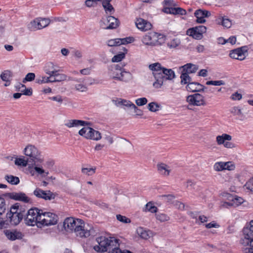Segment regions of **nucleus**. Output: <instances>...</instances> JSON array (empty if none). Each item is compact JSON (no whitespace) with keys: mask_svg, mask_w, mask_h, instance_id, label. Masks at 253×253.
Segmentation results:
<instances>
[{"mask_svg":"<svg viewBox=\"0 0 253 253\" xmlns=\"http://www.w3.org/2000/svg\"><path fill=\"white\" fill-rule=\"evenodd\" d=\"M63 226L67 232H73L81 238L89 237L93 231L92 228L86 225L83 220L73 217L65 218Z\"/></svg>","mask_w":253,"mask_h":253,"instance_id":"obj_1","label":"nucleus"},{"mask_svg":"<svg viewBox=\"0 0 253 253\" xmlns=\"http://www.w3.org/2000/svg\"><path fill=\"white\" fill-rule=\"evenodd\" d=\"M119 240L114 237H107L104 236L96 238V244L93 245V249L97 253H104L106 252L112 253L115 250L119 248Z\"/></svg>","mask_w":253,"mask_h":253,"instance_id":"obj_2","label":"nucleus"},{"mask_svg":"<svg viewBox=\"0 0 253 253\" xmlns=\"http://www.w3.org/2000/svg\"><path fill=\"white\" fill-rule=\"evenodd\" d=\"M148 68L152 72V74L155 78V81L153 83V86L156 88H161L163 85L165 79V77L162 74L164 67L161 63L156 62L150 64Z\"/></svg>","mask_w":253,"mask_h":253,"instance_id":"obj_3","label":"nucleus"},{"mask_svg":"<svg viewBox=\"0 0 253 253\" xmlns=\"http://www.w3.org/2000/svg\"><path fill=\"white\" fill-rule=\"evenodd\" d=\"M24 155L29 158V162L36 164H41L44 161L42 152L35 146L27 145L23 150Z\"/></svg>","mask_w":253,"mask_h":253,"instance_id":"obj_4","label":"nucleus"},{"mask_svg":"<svg viewBox=\"0 0 253 253\" xmlns=\"http://www.w3.org/2000/svg\"><path fill=\"white\" fill-rule=\"evenodd\" d=\"M109 74L112 78L124 82H128L131 78V74L129 72L123 71L122 67L119 65L112 67Z\"/></svg>","mask_w":253,"mask_h":253,"instance_id":"obj_5","label":"nucleus"},{"mask_svg":"<svg viewBox=\"0 0 253 253\" xmlns=\"http://www.w3.org/2000/svg\"><path fill=\"white\" fill-rule=\"evenodd\" d=\"M84 126V127L79 131V134L80 136L94 141H98L101 139V134L99 131L87 126Z\"/></svg>","mask_w":253,"mask_h":253,"instance_id":"obj_6","label":"nucleus"},{"mask_svg":"<svg viewBox=\"0 0 253 253\" xmlns=\"http://www.w3.org/2000/svg\"><path fill=\"white\" fill-rule=\"evenodd\" d=\"M39 220H40L39 224H37L38 227H41L42 226L55 225L57 222V216L53 213L43 212L41 211Z\"/></svg>","mask_w":253,"mask_h":253,"instance_id":"obj_7","label":"nucleus"},{"mask_svg":"<svg viewBox=\"0 0 253 253\" xmlns=\"http://www.w3.org/2000/svg\"><path fill=\"white\" fill-rule=\"evenodd\" d=\"M186 101L188 104V106L190 107L205 106L207 105L205 96L199 93L188 95Z\"/></svg>","mask_w":253,"mask_h":253,"instance_id":"obj_8","label":"nucleus"},{"mask_svg":"<svg viewBox=\"0 0 253 253\" xmlns=\"http://www.w3.org/2000/svg\"><path fill=\"white\" fill-rule=\"evenodd\" d=\"M41 210L37 208H32L30 209L27 213L25 219V223L29 226H35L39 224L40 215H41Z\"/></svg>","mask_w":253,"mask_h":253,"instance_id":"obj_9","label":"nucleus"},{"mask_svg":"<svg viewBox=\"0 0 253 253\" xmlns=\"http://www.w3.org/2000/svg\"><path fill=\"white\" fill-rule=\"evenodd\" d=\"M163 35L157 33H149L143 37L141 41L147 45L155 46L161 44L160 40H163Z\"/></svg>","mask_w":253,"mask_h":253,"instance_id":"obj_10","label":"nucleus"},{"mask_svg":"<svg viewBox=\"0 0 253 253\" xmlns=\"http://www.w3.org/2000/svg\"><path fill=\"white\" fill-rule=\"evenodd\" d=\"M232 137L227 133H223L216 137V142L218 145H223L224 147L228 149H233L236 147L235 145L230 142Z\"/></svg>","mask_w":253,"mask_h":253,"instance_id":"obj_11","label":"nucleus"},{"mask_svg":"<svg viewBox=\"0 0 253 253\" xmlns=\"http://www.w3.org/2000/svg\"><path fill=\"white\" fill-rule=\"evenodd\" d=\"M50 21L46 18H37L32 21L28 24V28L31 31L40 30L48 25Z\"/></svg>","mask_w":253,"mask_h":253,"instance_id":"obj_12","label":"nucleus"},{"mask_svg":"<svg viewBox=\"0 0 253 253\" xmlns=\"http://www.w3.org/2000/svg\"><path fill=\"white\" fill-rule=\"evenodd\" d=\"M207 28L205 26H199L189 29L186 32L187 35L197 40H200L203 38V35L206 33Z\"/></svg>","mask_w":253,"mask_h":253,"instance_id":"obj_13","label":"nucleus"},{"mask_svg":"<svg viewBox=\"0 0 253 253\" xmlns=\"http://www.w3.org/2000/svg\"><path fill=\"white\" fill-rule=\"evenodd\" d=\"M248 47L246 46L231 50L230 52L229 56L231 58L239 60H244L248 53Z\"/></svg>","mask_w":253,"mask_h":253,"instance_id":"obj_14","label":"nucleus"},{"mask_svg":"<svg viewBox=\"0 0 253 253\" xmlns=\"http://www.w3.org/2000/svg\"><path fill=\"white\" fill-rule=\"evenodd\" d=\"M235 169V164L232 162H218L213 165V169L216 171H221L224 170H233Z\"/></svg>","mask_w":253,"mask_h":253,"instance_id":"obj_15","label":"nucleus"},{"mask_svg":"<svg viewBox=\"0 0 253 253\" xmlns=\"http://www.w3.org/2000/svg\"><path fill=\"white\" fill-rule=\"evenodd\" d=\"M244 237L241 239L240 243L245 247H249L246 249V253H253V239L250 234L243 232Z\"/></svg>","mask_w":253,"mask_h":253,"instance_id":"obj_16","label":"nucleus"},{"mask_svg":"<svg viewBox=\"0 0 253 253\" xmlns=\"http://www.w3.org/2000/svg\"><path fill=\"white\" fill-rule=\"evenodd\" d=\"M33 193L37 197L45 200H51L55 198V195L50 191H44L40 188H36Z\"/></svg>","mask_w":253,"mask_h":253,"instance_id":"obj_17","label":"nucleus"},{"mask_svg":"<svg viewBox=\"0 0 253 253\" xmlns=\"http://www.w3.org/2000/svg\"><path fill=\"white\" fill-rule=\"evenodd\" d=\"M134 41L132 37H126L125 38H117L111 39L107 41V45L109 46H118L121 44H125L129 43Z\"/></svg>","mask_w":253,"mask_h":253,"instance_id":"obj_18","label":"nucleus"},{"mask_svg":"<svg viewBox=\"0 0 253 253\" xmlns=\"http://www.w3.org/2000/svg\"><path fill=\"white\" fill-rule=\"evenodd\" d=\"M8 197L10 199L16 201H19L25 203H30L31 199L29 198L26 194L22 192H12L8 194Z\"/></svg>","mask_w":253,"mask_h":253,"instance_id":"obj_19","label":"nucleus"},{"mask_svg":"<svg viewBox=\"0 0 253 253\" xmlns=\"http://www.w3.org/2000/svg\"><path fill=\"white\" fill-rule=\"evenodd\" d=\"M104 24L106 27L104 28L106 29H113L117 28L119 25V21L118 19L114 16H108L103 21Z\"/></svg>","mask_w":253,"mask_h":253,"instance_id":"obj_20","label":"nucleus"},{"mask_svg":"<svg viewBox=\"0 0 253 253\" xmlns=\"http://www.w3.org/2000/svg\"><path fill=\"white\" fill-rule=\"evenodd\" d=\"M194 14L197 18L196 21L199 23H205L206 22L205 18L211 15L210 11L201 9L196 10Z\"/></svg>","mask_w":253,"mask_h":253,"instance_id":"obj_21","label":"nucleus"},{"mask_svg":"<svg viewBox=\"0 0 253 253\" xmlns=\"http://www.w3.org/2000/svg\"><path fill=\"white\" fill-rule=\"evenodd\" d=\"M88 125L87 122L76 119L69 120L65 124V126L68 128L84 126Z\"/></svg>","mask_w":253,"mask_h":253,"instance_id":"obj_22","label":"nucleus"},{"mask_svg":"<svg viewBox=\"0 0 253 253\" xmlns=\"http://www.w3.org/2000/svg\"><path fill=\"white\" fill-rule=\"evenodd\" d=\"M137 28L142 31H146L150 30L152 25L150 22L142 18H138L135 22Z\"/></svg>","mask_w":253,"mask_h":253,"instance_id":"obj_23","label":"nucleus"},{"mask_svg":"<svg viewBox=\"0 0 253 253\" xmlns=\"http://www.w3.org/2000/svg\"><path fill=\"white\" fill-rule=\"evenodd\" d=\"M186 88L189 92L204 91L206 87L202 84L197 82H190L188 84Z\"/></svg>","mask_w":253,"mask_h":253,"instance_id":"obj_24","label":"nucleus"},{"mask_svg":"<svg viewBox=\"0 0 253 253\" xmlns=\"http://www.w3.org/2000/svg\"><path fill=\"white\" fill-rule=\"evenodd\" d=\"M3 233L8 240L11 241L19 239L22 237V233L15 230H5L3 231Z\"/></svg>","mask_w":253,"mask_h":253,"instance_id":"obj_25","label":"nucleus"},{"mask_svg":"<svg viewBox=\"0 0 253 253\" xmlns=\"http://www.w3.org/2000/svg\"><path fill=\"white\" fill-rule=\"evenodd\" d=\"M157 169L159 173L165 177L169 176L171 171L170 167L164 163L158 164Z\"/></svg>","mask_w":253,"mask_h":253,"instance_id":"obj_26","label":"nucleus"},{"mask_svg":"<svg viewBox=\"0 0 253 253\" xmlns=\"http://www.w3.org/2000/svg\"><path fill=\"white\" fill-rule=\"evenodd\" d=\"M23 217L22 213L6 215L7 221H9L11 225H16L22 220Z\"/></svg>","mask_w":253,"mask_h":253,"instance_id":"obj_27","label":"nucleus"},{"mask_svg":"<svg viewBox=\"0 0 253 253\" xmlns=\"http://www.w3.org/2000/svg\"><path fill=\"white\" fill-rule=\"evenodd\" d=\"M198 69V66L192 63H187L179 68L180 71L188 74L195 73Z\"/></svg>","mask_w":253,"mask_h":253,"instance_id":"obj_28","label":"nucleus"},{"mask_svg":"<svg viewBox=\"0 0 253 253\" xmlns=\"http://www.w3.org/2000/svg\"><path fill=\"white\" fill-rule=\"evenodd\" d=\"M6 207L4 198L0 196V228H1L4 224V221L1 216L5 212Z\"/></svg>","mask_w":253,"mask_h":253,"instance_id":"obj_29","label":"nucleus"},{"mask_svg":"<svg viewBox=\"0 0 253 253\" xmlns=\"http://www.w3.org/2000/svg\"><path fill=\"white\" fill-rule=\"evenodd\" d=\"M1 79L5 82L4 85L9 86L10 84V81L12 77V73L8 70L3 71L0 76Z\"/></svg>","mask_w":253,"mask_h":253,"instance_id":"obj_30","label":"nucleus"},{"mask_svg":"<svg viewBox=\"0 0 253 253\" xmlns=\"http://www.w3.org/2000/svg\"><path fill=\"white\" fill-rule=\"evenodd\" d=\"M44 71L46 74L53 77L54 73H57L55 66L52 62L47 63L44 67Z\"/></svg>","mask_w":253,"mask_h":253,"instance_id":"obj_31","label":"nucleus"},{"mask_svg":"<svg viewBox=\"0 0 253 253\" xmlns=\"http://www.w3.org/2000/svg\"><path fill=\"white\" fill-rule=\"evenodd\" d=\"M78 82L77 84L74 85V87L76 90L79 92H86L87 90V87L86 85L84 84V80L81 79L79 80H76Z\"/></svg>","mask_w":253,"mask_h":253,"instance_id":"obj_32","label":"nucleus"},{"mask_svg":"<svg viewBox=\"0 0 253 253\" xmlns=\"http://www.w3.org/2000/svg\"><path fill=\"white\" fill-rule=\"evenodd\" d=\"M138 235L142 239H148L151 235L149 231H147L142 227H138L136 230Z\"/></svg>","mask_w":253,"mask_h":253,"instance_id":"obj_33","label":"nucleus"},{"mask_svg":"<svg viewBox=\"0 0 253 253\" xmlns=\"http://www.w3.org/2000/svg\"><path fill=\"white\" fill-rule=\"evenodd\" d=\"M162 74L165 77L166 80H172L175 77L174 72L170 69H167L164 67L162 72Z\"/></svg>","mask_w":253,"mask_h":253,"instance_id":"obj_34","label":"nucleus"},{"mask_svg":"<svg viewBox=\"0 0 253 253\" xmlns=\"http://www.w3.org/2000/svg\"><path fill=\"white\" fill-rule=\"evenodd\" d=\"M4 179L12 185H17L20 182L19 177L12 175H6L4 176Z\"/></svg>","mask_w":253,"mask_h":253,"instance_id":"obj_35","label":"nucleus"},{"mask_svg":"<svg viewBox=\"0 0 253 253\" xmlns=\"http://www.w3.org/2000/svg\"><path fill=\"white\" fill-rule=\"evenodd\" d=\"M169 13L173 14H180L181 15H185L186 11L185 9L180 7H171L169 8Z\"/></svg>","mask_w":253,"mask_h":253,"instance_id":"obj_36","label":"nucleus"},{"mask_svg":"<svg viewBox=\"0 0 253 253\" xmlns=\"http://www.w3.org/2000/svg\"><path fill=\"white\" fill-rule=\"evenodd\" d=\"M52 78V77H50V76H49V77L40 76L36 79V82L39 84L52 83V80H50V79Z\"/></svg>","mask_w":253,"mask_h":253,"instance_id":"obj_37","label":"nucleus"},{"mask_svg":"<svg viewBox=\"0 0 253 253\" xmlns=\"http://www.w3.org/2000/svg\"><path fill=\"white\" fill-rule=\"evenodd\" d=\"M181 74L180 75L181 84H187L190 83L191 80V78L189 77V74L181 71Z\"/></svg>","mask_w":253,"mask_h":253,"instance_id":"obj_38","label":"nucleus"},{"mask_svg":"<svg viewBox=\"0 0 253 253\" xmlns=\"http://www.w3.org/2000/svg\"><path fill=\"white\" fill-rule=\"evenodd\" d=\"M54 80H52L53 82H60L64 81H66L67 78V76L64 74H58L57 73H54Z\"/></svg>","mask_w":253,"mask_h":253,"instance_id":"obj_39","label":"nucleus"},{"mask_svg":"<svg viewBox=\"0 0 253 253\" xmlns=\"http://www.w3.org/2000/svg\"><path fill=\"white\" fill-rule=\"evenodd\" d=\"M21 214V210L19 209V205L18 204L13 205L10 208L9 212L7 213L6 215H11L14 214Z\"/></svg>","mask_w":253,"mask_h":253,"instance_id":"obj_40","label":"nucleus"},{"mask_svg":"<svg viewBox=\"0 0 253 253\" xmlns=\"http://www.w3.org/2000/svg\"><path fill=\"white\" fill-rule=\"evenodd\" d=\"M158 208L154 205L151 202L148 203L144 209V211H149L152 213H155L157 211Z\"/></svg>","mask_w":253,"mask_h":253,"instance_id":"obj_41","label":"nucleus"},{"mask_svg":"<svg viewBox=\"0 0 253 253\" xmlns=\"http://www.w3.org/2000/svg\"><path fill=\"white\" fill-rule=\"evenodd\" d=\"M28 160H25L24 157L16 158L14 163L16 165L26 167L28 165Z\"/></svg>","mask_w":253,"mask_h":253,"instance_id":"obj_42","label":"nucleus"},{"mask_svg":"<svg viewBox=\"0 0 253 253\" xmlns=\"http://www.w3.org/2000/svg\"><path fill=\"white\" fill-rule=\"evenodd\" d=\"M156 218L161 222L168 221L170 219V217L168 215L163 213L156 214Z\"/></svg>","mask_w":253,"mask_h":253,"instance_id":"obj_43","label":"nucleus"},{"mask_svg":"<svg viewBox=\"0 0 253 253\" xmlns=\"http://www.w3.org/2000/svg\"><path fill=\"white\" fill-rule=\"evenodd\" d=\"M96 169L95 168H82V172L88 176H91L95 172Z\"/></svg>","mask_w":253,"mask_h":253,"instance_id":"obj_44","label":"nucleus"},{"mask_svg":"<svg viewBox=\"0 0 253 253\" xmlns=\"http://www.w3.org/2000/svg\"><path fill=\"white\" fill-rule=\"evenodd\" d=\"M118 104L130 108H136L135 105L129 100L121 99L118 101Z\"/></svg>","mask_w":253,"mask_h":253,"instance_id":"obj_45","label":"nucleus"},{"mask_svg":"<svg viewBox=\"0 0 253 253\" xmlns=\"http://www.w3.org/2000/svg\"><path fill=\"white\" fill-rule=\"evenodd\" d=\"M180 43V42L178 39H174L168 42L167 43L168 46L170 48H176Z\"/></svg>","mask_w":253,"mask_h":253,"instance_id":"obj_46","label":"nucleus"},{"mask_svg":"<svg viewBox=\"0 0 253 253\" xmlns=\"http://www.w3.org/2000/svg\"><path fill=\"white\" fill-rule=\"evenodd\" d=\"M102 5L106 13L111 14L114 12V9L113 6L110 4V2L104 3Z\"/></svg>","mask_w":253,"mask_h":253,"instance_id":"obj_47","label":"nucleus"},{"mask_svg":"<svg viewBox=\"0 0 253 253\" xmlns=\"http://www.w3.org/2000/svg\"><path fill=\"white\" fill-rule=\"evenodd\" d=\"M206 84L208 85H212L214 86H220L225 85V83L222 80L209 81L206 82Z\"/></svg>","mask_w":253,"mask_h":253,"instance_id":"obj_48","label":"nucleus"},{"mask_svg":"<svg viewBox=\"0 0 253 253\" xmlns=\"http://www.w3.org/2000/svg\"><path fill=\"white\" fill-rule=\"evenodd\" d=\"M120 140V143L122 144V146L123 149H128L131 147L132 144L129 141L122 138H121Z\"/></svg>","mask_w":253,"mask_h":253,"instance_id":"obj_49","label":"nucleus"},{"mask_svg":"<svg viewBox=\"0 0 253 253\" xmlns=\"http://www.w3.org/2000/svg\"><path fill=\"white\" fill-rule=\"evenodd\" d=\"M116 218L119 221L123 223H129L131 222L129 218L121 214H117Z\"/></svg>","mask_w":253,"mask_h":253,"instance_id":"obj_50","label":"nucleus"},{"mask_svg":"<svg viewBox=\"0 0 253 253\" xmlns=\"http://www.w3.org/2000/svg\"><path fill=\"white\" fill-rule=\"evenodd\" d=\"M232 204L233 207H237L240 205L244 202V200L241 197H238L237 196H234L233 200L232 201Z\"/></svg>","mask_w":253,"mask_h":253,"instance_id":"obj_51","label":"nucleus"},{"mask_svg":"<svg viewBox=\"0 0 253 253\" xmlns=\"http://www.w3.org/2000/svg\"><path fill=\"white\" fill-rule=\"evenodd\" d=\"M148 108L151 112H156L159 110V105L158 103L153 102L148 105Z\"/></svg>","mask_w":253,"mask_h":253,"instance_id":"obj_52","label":"nucleus"},{"mask_svg":"<svg viewBox=\"0 0 253 253\" xmlns=\"http://www.w3.org/2000/svg\"><path fill=\"white\" fill-rule=\"evenodd\" d=\"M125 53L122 52L120 54L115 55L112 58V61L113 62H118L121 61L123 59L125 58Z\"/></svg>","mask_w":253,"mask_h":253,"instance_id":"obj_53","label":"nucleus"},{"mask_svg":"<svg viewBox=\"0 0 253 253\" xmlns=\"http://www.w3.org/2000/svg\"><path fill=\"white\" fill-rule=\"evenodd\" d=\"M33 168L34 170L39 174L40 175H42L44 173H45V170L43 169L42 167L38 166L37 164L35 165L34 163H33ZM46 174L47 175L48 174V172H46Z\"/></svg>","mask_w":253,"mask_h":253,"instance_id":"obj_54","label":"nucleus"},{"mask_svg":"<svg viewBox=\"0 0 253 253\" xmlns=\"http://www.w3.org/2000/svg\"><path fill=\"white\" fill-rule=\"evenodd\" d=\"M243 231L245 232L247 234H250L253 237V220H251L250 222V227L244 228Z\"/></svg>","mask_w":253,"mask_h":253,"instance_id":"obj_55","label":"nucleus"},{"mask_svg":"<svg viewBox=\"0 0 253 253\" xmlns=\"http://www.w3.org/2000/svg\"><path fill=\"white\" fill-rule=\"evenodd\" d=\"M20 85H21V87L24 88L23 90H21L22 92V94L27 96H31L32 95L33 92L32 88H26V86L23 84H20Z\"/></svg>","mask_w":253,"mask_h":253,"instance_id":"obj_56","label":"nucleus"},{"mask_svg":"<svg viewBox=\"0 0 253 253\" xmlns=\"http://www.w3.org/2000/svg\"><path fill=\"white\" fill-rule=\"evenodd\" d=\"M35 78V74L33 73H28L25 78L23 80V83H25L26 82H31Z\"/></svg>","mask_w":253,"mask_h":253,"instance_id":"obj_57","label":"nucleus"},{"mask_svg":"<svg viewBox=\"0 0 253 253\" xmlns=\"http://www.w3.org/2000/svg\"><path fill=\"white\" fill-rule=\"evenodd\" d=\"M98 0H86L85 5L88 7H95L97 5Z\"/></svg>","mask_w":253,"mask_h":253,"instance_id":"obj_58","label":"nucleus"},{"mask_svg":"<svg viewBox=\"0 0 253 253\" xmlns=\"http://www.w3.org/2000/svg\"><path fill=\"white\" fill-rule=\"evenodd\" d=\"M147 99L145 97L138 98L135 100V103L138 106H143L147 103Z\"/></svg>","mask_w":253,"mask_h":253,"instance_id":"obj_59","label":"nucleus"},{"mask_svg":"<svg viewBox=\"0 0 253 253\" xmlns=\"http://www.w3.org/2000/svg\"><path fill=\"white\" fill-rule=\"evenodd\" d=\"M205 227L208 229H210L211 228H218L220 227V225L217 224L215 221H212V222L205 224Z\"/></svg>","mask_w":253,"mask_h":253,"instance_id":"obj_60","label":"nucleus"},{"mask_svg":"<svg viewBox=\"0 0 253 253\" xmlns=\"http://www.w3.org/2000/svg\"><path fill=\"white\" fill-rule=\"evenodd\" d=\"M230 98L233 100H240L242 98V95L238 92H236L231 95Z\"/></svg>","mask_w":253,"mask_h":253,"instance_id":"obj_61","label":"nucleus"},{"mask_svg":"<svg viewBox=\"0 0 253 253\" xmlns=\"http://www.w3.org/2000/svg\"><path fill=\"white\" fill-rule=\"evenodd\" d=\"M222 25L223 26L228 28L231 26V22L229 19L223 18L222 20Z\"/></svg>","mask_w":253,"mask_h":253,"instance_id":"obj_62","label":"nucleus"},{"mask_svg":"<svg viewBox=\"0 0 253 253\" xmlns=\"http://www.w3.org/2000/svg\"><path fill=\"white\" fill-rule=\"evenodd\" d=\"M197 223L200 224V223H204L208 221V217L204 215H201L198 216Z\"/></svg>","mask_w":253,"mask_h":253,"instance_id":"obj_63","label":"nucleus"},{"mask_svg":"<svg viewBox=\"0 0 253 253\" xmlns=\"http://www.w3.org/2000/svg\"><path fill=\"white\" fill-rule=\"evenodd\" d=\"M49 99H50L52 101H54L57 102L60 104H61L63 102L62 97L60 95H58L55 96H53V97H50Z\"/></svg>","mask_w":253,"mask_h":253,"instance_id":"obj_64","label":"nucleus"}]
</instances>
